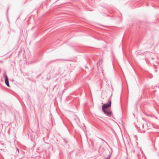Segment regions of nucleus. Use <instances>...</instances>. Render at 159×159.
Listing matches in <instances>:
<instances>
[{
    "instance_id": "4",
    "label": "nucleus",
    "mask_w": 159,
    "mask_h": 159,
    "mask_svg": "<svg viewBox=\"0 0 159 159\" xmlns=\"http://www.w3.org/2000/svg\"><path fill=\"white\" fill-rule=\"evenodd\" d=\"M144 125H145V127L147 125V124L146 123H145L144 124Z\"/></svg>"
},
{
    "instance_id": "1",
    "label": "nucleus",
    "mask_w": 159,
    "mask_h": 159,
    "mask_svg": "<svg viewBox=\"0 0 159 159\" xmlns=\"http://www.w3.org/2000/svg\"><path fill=\"white\" fill-rule=\"evenodd\" d=\"M111 101H110L109 103H107L104 104L102 107V110H106L105 108H107L109 107L111 105Z\"/></svg>"
},
{
    "instance_id": "6",
    "label": "nucleus",
    "mask_w": 159,
    "mask_h": 159,
    "mask_svg": "<svg viewBox=\"0 0 159 159\" xmlns=\"http://www.w3.org/2000/svg\"><path fill=\"white\" fill-rule=\"evenodd\" d=\"M144 124H143V128H144Z\"/></svg>"
},
{
    "instance_id": "7",
    "label": "nucleus",
    "mask_w": 159,
    "mask_h": 159,
    "mask_svg": "<svg viewBox=\"0 0 159 159\" xmlns=\"http://www.w3.org/2000/svg\"><path fill=\"white\" fill-rule=\"evenodd\" d=\"M17 150H18V151L19 152V149H18L17 148Z\"/></svg>"
},
{
    "instance_id": "3",
    "label": "nucleus",
    "mask_w": 159,
    "mask_h": 159,
    "mask_svg": "<svg viewBox=\"0 0 159 159\" xmlns=\"http://www.w3.org/2000/svg\"><path fill=\"white\" fill-rule=\"evenodd\" d=\"M5 83L6 84L8 87H9L10 85L9 84L8 79L7 76L6 75H5Z\"/></svg>"
},
{
    "instance_id": "2",
    "label": "nucleus",
    "mask_w": 159,
    "mask_h": 159,
    "mask_svg": "<svg viewBox=\"0 0 159 159\" xmlns=\"http://www.w3.org/2000/svg\"><path fill=\"white\" fill-rule=\"evenodd\" d=\"M104 112V113L107 116H110L111 115V113L109 111H108L107 110H102Z\"/></svg>"
},
{
    "instance_id": "5",
    "label": "nucleus",
    "mask_w": 159,
    "mask_h": 159,
    "mask_svg": "<svg viewBox=\"0 0 159 159\" xmlns=\"http://www.w3.org/2000/svg\"><path fill=\"white\" fill-rule=\"evenodd\" d=\"M146 129H149V128H148V127H146Z\"/></svg>"
}]
</instances>
